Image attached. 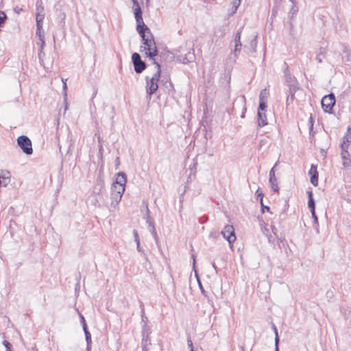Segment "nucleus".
Wrapping results in <instances>:
<instances>
[{"mask_svg":"<svg viewBox=\"0 0 351 351\" xmlns=\"http://www.w3.org/2000/svg\"><path fill=\"white\" fill-rule=\"evenodd\" d=\"M313 124H314L313 119L312 117H311L309 118V129H310V130H313Z\"/></svg>","mask_w":351,"mask_h":351,"instance_id":"603ef678","label":"nucleus"},{"mask_svg":"<svg viewBox=\"0 0 351 351\" xmlns=\"http://www.w3.org/2000/svg\"><path fill=\"white\" fill-rule=\"evenodd\" d=\"M307 194L308 199H313V193L312 191H308Z\"/></svg>","mask_w":351,"mask_h":351,"instance_id":"e2e57ef3","label":"nucleus"},{"mask_svg":"<svg viewBox=\"0 0 351 351\" xmlns=\"http://www.w3.org/2000/svg\"><path fill=\"white\" fill-rule=\"evenodd\" d=\"M45 19V13H36V23H43Z\"/></svg>","mask_w":351,"mask_h":351,"instance_id":"f704fd0d","label":"nucleus"},{"mask_svg":"<svg viewBox=\"0 0 351 351\" xmlns=\"http://www.w3.org/2000/svg\"><path fill=\"white\" fill-rule=\"evenodd\" d=\"M268 95H269V93L267 92V90L263 89L261 90L259 96L263 95V98H265V96L267 95L268 97Z\"/></svg>","mask_w":351,"mask_h":351,"instance_id":"13d9d810","label":"nucleus"},{"mask_svg":"<svg viewBox=\"0 0 351 351\" xmlns=\"http://www.w3.org/2000/svg\"><path fill=\"white\" fill-rule=\"evenodd\" d=\"M17 145L26 155H31L33 153L32 143L30 138L25 135L19 136L17 139Z\"/></svg>","mask_w":351,"mask_h":351,"instance_id":"7ed1b4c3","label":"nucleus"},{"mask_svg":"<svg viewBox=\"0 0 351 351\" xmlns=\"http://www.w3.org/2000/svg\"><path fill=\"white\" fill-rule=\"evenodd\" d=\"M246 110H247L246 108H245V107H244V108H243V111H242V113H241V118H244V117H245Z\"/></svg>","mask_w":351,"mask_h":351,"instance_id":"0e129e2a","label":"nucleus"},{"mask_svg":"<svg viewBox=\"0 0 351 351\" xmlns=\"http://www.w3.org/2000/svg\"><path fill=\"white\" fill-rule=\"evenodd\" d=\"M151 345V339H149V336L144 337L142 336V348L143 351H149L147 346Z\"/></svg>","mask_w":351,"mask_h":351,"instance_id":"4be33fe9","label":"nucleus"},{"mask_svg":"<svg viewBox=\"0 0 351 351\" xmlns=\"http://www.w3.org/2000/svg\"><path fill=\"white\" fill-rule=\"evenodd\" d=\"M0 178H2L4 186H6L10 182V172L8 171H5Z\"/></svg>","mask_w":351,"mask_h":351,"instance_id":"7c9ffc66","label":"nucleus"},{"mask_svg":"<svg viewBox=\"0 0 351 351\" xmlns=\"http://www.w3.org/2000/svg\"><path fill=\"white\" fill-rule=\"evenodd\" d=\"M289 87V95L291 96V99L294 98V95L295 92L298 90L299 86L298 83L294 84H289L287 86Z\"/></svg>","mask_w":351,"mask_h":351,"instance_id":"b1692460","label":"nucleus"},{"mask_svg":"<svg viewBox=\"0 0 351 351\" xmlns=\"http://www.w3.org/2000/svg\"><path fill=\"white\" fill-rule=\"evenodd\" d=\"M36 34L38 37V38L41 43V47L44 48V46L45 45V31L43 28V23H36Z\"/></svg>","mask_w":351,"mask_h":351,"instance_id":"ddd939ff","label":"nucleus"},{"mask_svg":"<svg viewBox=\"0 0 351 351\" xmlns=\"http://www.w3.org/2000/svg\"><path fill=\"white\" fill-rule=\"evenodd\" d=\"M267 96H265V98H263V95L259 96V105L258 112H263L266 110L267 108Z\"/></svg>","mask_w":351,"mask_h":351,"instance_id":"a211bd4d","label":"nucleus"},{"mask_svg":"<svg viewBox=\"0 0 351 351\" xmlns=\"http://www.w3.org/2000/svg\"><path fill=\"white\" fill-rule=\"evenodd\" d=\"M153 64L156 65L157 68L156 72L154 74V75L149 80L147 77V85H146V93L147 98L150 99L152 95L156 93V91L158 88V82L161 77V66L159 62H158L156 60H154Z\"/></svg>","mask_w":351,"mask_h":351,"instance_id":"f03ea898","label":"nucleus"},{"mask_svg":"<svg viewBox=\"0 0 351 351\" xmlns=\"http://www.w3.org/2000/svg\"><path fill=\"white\" fill-rule=\"evenodd\" d=\"M133 234L134 237V241L136 243H138V241H140L138 234L136 230H133Z\"/></svg>","mask_w":351,"mask_h":351,"instance_id":"09e8293b","label":"nucleus"},{"mask_svg":"<svg viewBox=\"0 0 351 351\" xmlns=\"http://www.w3.org/2000/svg\"><path fill=\"white\" fill-rule=\"evenodd\" d=\"M195 54L193 52V49L189 50L185 53H180L176 57V61L183 63L187 64L189 62H192L195 60Z\"/></svg>","mask_w":351,"mask_h":351,"instance_id":"6e6552de","label":"nucleus"},{"mask_svg":"<svg viewBox=\"0 0 351 351\" xmlns=\"http://www.w3.org/2000/svg\"><path fill=\"white\" fill-rule=\"evenodd\" d=\"M250 47L252 49L253 52L256 51V48L257 46V36H256L250 43Z\"/></svg>","mask_w":351,"mask_h":351,"instance_id":"e433bc0d","label":"nucleus"},{"mask_svg":"<svg viewBox=\"0 0 351 351\" xmlns=\"http://www.w3.org/2000/svg\"><path fill=\"white\" fill-rule=\"evenodd\" d=\"M272 328L275 332V340H276L277 337H279L278 334V330L274 324L272 325Z\"/></svg>","mask_w":351,"mask_h":351,"instance_id":"680f3d73","label":"nucleus"},{"mask_svg":"<svg viewBox=\"0 0 351 351\" xmlns=\"http://www.w3.org/2000/svg\"><path fill=\"white\" fill-rule=\"evenodd\" d=\"M62 82H63V90L64 91V96L66 97V90L67 89V86H66V79L64 80V79H62Z\"/></svg>","mask_w":351,"mask_h":351,"instance_id":"864d4df0","label":"nucleus"},{"mask_svg":"<svg viewBox=\"0 0 351 351\" xmlns=\"http://www.w3.org/2000/svg\"><path fill=\"white\" fill-rule=\"evenodd\" d=\"M149 213H150V211L148 208V206H146V213L144 215V219L146 220V223L148 224V227L154 226V221H153L152 218L151 217Z\"/></svg>","mask_w":351,"mask_h":351,"instance_id":"5701e85b","label":"nucleus"},{"mask_svg":"<svg viewBox=\"0 0 351 351\" xmlns=\"http://www.w3.org/2000/svg\"><path fill=\"white\" fill-rule=\"evenodd\" d=\"M241 0H232V1L231 2L232 11L229 14L230 16L233 15L237 12L239 6L241 4Z\"/></svg>","mask_w":351,"mask_h":351,"instance_id":"a878e982","label":"nucleus"},{"mask_svg":"<svg viewBox=\"0 0 351 351\" xmlns=\"http://www.w3.org/2000/svg\"><path fill=\"white\" fill-rule=\"evenodd\" d=\"M277 165V163H276V165H274V167H273L271 170L269 171V181H271L272 179L274 180V178H276V176H275V171H274V168Z\"/></svg>","mask_w":351,"mask_h":351,"instance_id":"37998d69","label":"nucleus"},{"mask_svg":"<svg viewBox=\"0 0 351 351\" xmlns=\"http://www.w3.org/2000/svg\"><path fill=\"white\" fill-rule=\"evenodd\" d=\"M136 30L142 38L143 45L140 47V51H145V56L154 61L158 55V50L151 30L144 22L136 24Z\"/></svg>","mask_w":351,"mask_h":351,"instance_id":"f257e3e1","label":"nucleus"},{"mask_svg":"<svg viewBox=\"0 0 351 351\" xmlns=\"http://www.w3.org/2000/svg\"><path fill=\"white\" fill-rule=\"evenodd\" d=\"M349 152H341V158L343 160H348V156H349Z\"/></svg>","mask_w":351,"mask_h":351,"instance_id":"3c124183","label":"nucleus"},{"mask_svg":"<svg viewBox=\"0 0 351 351\" xmlns=\"http://www.w3.org/2000/svg\"><path fill=\"white\" fill-rule=\"evenodd\" d=\"M324 58V53L322 52V49H320V51L319 53H317V56H316V60L319 62V63H321L322 62V60H323V58Z\"/></svg>","mask_w":351,"mask_h":351,"instance_id":"a19ab883","label":"nucleus"},{"mask_svg":"<svg viewBox=\"0 0 351 351\" xmlns=\"http://www.w3.org/2000/svg\"><path fill=\"white\" fill-rule=\"evenodd\" d=\"M192 258H193V269L195 271V277H196V278L197 280V282H198L199 286V287L201 289L202 293H204V289L202 287V284L200 282V280H199V276H198L197 270H196V267H195L196 259H195V254H192Z\"/></svg>","mask_w":351,"mask_h":351,"instance_id":"412c9836","label":"nucleus"},{"mask_svg":"<svg viewBox=\"0 0 351 351\" xmlns=\"http://www.w3.org/2000/svg\"><path fill=\"white\" fill-rule=\"evenodd\" d=\"M270 184H271V189H273V191L274 192H278L279 191V188L278 186V184H277V179L276 178H274L271 180V181H269Z\"/></svg>","mask_w":351,"mask_h":351,"instance_id":"473e14b6","label":"nucleus"},{"mask_svg":"<svg viewBox=\"0 0 351 351\" xmlns=\"http://www.w3.org/2000/svg\"><path fill=\"white\" fill-rule=\"evenodd\" d=\"M127 182V176L124 172H119L117 174V178L115 181L113 182L115 184H121L123 186L125 187V184Z\"/></svg>","mask_w":351,"mask_h":351,"instance_id":"2eb2a0df","label":"nucleus"},{"mask_svg":"<svg viewBox=\"0 0 351 351\" xmlns=\"http://www.w3.org/2000/svg\"><path fill=\"white\" fill-rule=\"evenodd\" d=\"M148 228H149V232L154 237L155 241L156 242V243H158V234H157V232H156L154 226L148 227Z\"/></svg>","mask_w":351,"mask_h":351,"instance_id":"2f4dec72","label":"nucleus"},{"mask_svg":"<svg viewBox=\"0 0 351 351\" xmlns=\"http://www.w3.org/2000/svg\"><path fill=\"white\" fill-rule=\"evenodd\" d=\"M123 195L121 193L118 194L111 193V207H113L114 208H116V206L119 204V203L121 202Z\"/></svg>","mask_w":351,"mask_h":351,"instance_id":"f3484780","label":"nucleus"},{"mask_svg":"<svg viewBox=\"0 0 351 351\" xmlns=\"http://www.w3.org/2000/svg\"><path fill=\"white\" fill-rule=\"evenodd\" d=\"M14 224L16 225V221L14 220H13V219H11L10 221V228H11L12 226L14 225Z\"/></svg>","mask_w":351,"mask_h":351,"instance_id":"774afa93","label":"nucleus"},{"mask_svg":"<svg viewBox=\"0 0 351 351\" xmlns=\"http://www.w3.org/2000/svg\"><path fill=\"white\" fill-rule=\"evenodd\" d=\"M40 51L38 52V58H39V62L40 63L42 64L43 62V56H45V53L43 52V48L41 47V45L40 46Z\"/></svg>","mask_w":351,"mask_h":351,"instance_id":"79ce46f5","label":"nucleus"},{"mask_svg":"<svg viewBox=\"0 0 351 351\" xmlns=\"http://www.w3.org/2000/svg\"><path fill=\"white\" fill-rule=\"evenodd\" d=\"M242 29H243V27H241L237 30V34L234 37L235 45H234V49L233 51V53H234V56L235 58L238 57V56L240 53L241 50L242 44L241 42V37Z\"/></svg>","mask_w":351,"mask_h":351,"instance_id":"1a4fd4ad","label":"nucleus"},{"mask_svg":"<svg viewBox=\"0 0 351 351\" xmlns=\"http://www.w3.org/2000/svg\"><path fill=\"white\" fill-rule=\"evenodd\" d=\"M151 332H152L151 328L147 324L142 325V331H141L142 336L148 337V336H149Z\"/></svg>","mask_w":351,"mask_h":351,"instance_id":"bb28decb","label":"nucleus"},{"mask_svg":"<svg viewBox=\"0 0 351 351\" xmlns=\"http://www.w3.org/2000/svg\"><path fill=\"white\" fill-rule=\"evenodd\" d=\"M223 238L226 239L231 245L236 240L234 228L232 225H226L221 232Z\"/></svg>","mask_w":351,"mask_h":351,"instance_id":"0eeeda50","label":"nucleus"},{"mask_svg":"<svg viewBox=\"0 0 351 351\" xmlns=\"http://www.w3.org/2000/svg\"><path fill=\"white\" fill-rule=\"evenodd\" d=\"M80 323L82 326L83 330H86V329H88V326L86 324L85 318L82 314H80Z\"/></svg>","mask_w":351,"mask_h":351,"instance_id":"ea45409f","label":"nucleus"},{"mask_svg":"<svg viewBox=\"0 0 351 351\" xmlns=\"http://www.w3.org/2000/svg\"><path fill=\"white\" fill-rule=\"evenodd\" d=\"M132 62L133 63L134 69L138 74L141 73L147 67L145 62L141 60V56L136 52L132 53Z\"/></svg>","mask_w":351,"mask_h":351,"instance_id":"39448f33","label":"nucleus"},{"mask_svg":"<svg viewBox=\"0 0 351 351\" xmlns=\"http://www.w3.org/2000/svg\"><path fill=\"white\" fill-rule=\"evenodd\" d=\"M3 345L5 346V349H6L5 351H12L11 350L12 344L9 341L4 340L3 341Z\"/></svg>","mask_w":351,"mask_h":351,"instance_id":"c03bdc74","label":"nucleus"},{"mask_svg":"<svg viewBox=\"0 0 351 351\" xmlns=\"http://www.w3.org/2000/svg\"><path fill=\"white\" fill-rule=\"evenodd\" d=\"M279 341H280V339L279 337H276V348H275V351H279Z\"/></svg>","mask_w":351,"mask_h":351,"instance_id":"4d7b16f0","label":"nucleus"},{"mask_svg":"<svg viewBox=\"0 0 351 351\" xmlns=\"http://www.w3.org/2000/svg\"><path fill=\"white\" fill-rule=\"evenodd\" d=\"M289 207V205L286 203L285 204V207L283 208V210H282V212L280 213V214L279 215V220L280 221H284L287 218V210Z\"/></svg>","mask_w":351,"mask_h":351,"instance_id":"c85d7f7f","label":"nucleus"},{"mask_svg":"<svg viewBox=\"0 0 351 351\" xmlns=\"http://www.w3.org/2000/svg\"><path fill=\"white\" fill-rule=\"evenodd\" d=\"M14 12H16L17 14H19L21 11H22V8H19L18 7L15 8L14 9Z\"/></svg>","mask_w":351,"mask_h":351,"instance_id":"338daca9","label":"nucleus"},{"mask_svg":"<svg viewBox=\"0 0 351 351\" xmlns=\"http://www.w3.org/2000/svg\"><path fill=\"white\" fill-rule=\"evenodd\" d=\"M187 343H188L189 347L191 348V351H194L192 341L190 339H189L187 340Z\"/></svg>","mask_w":351,"mask_h":351,"instance_id":"052dcab7","label":"nucleus"},{"mask_svg":"<svg viewBox=\"0 0 351 351\" xmlns=\"http://www.w3.org/2000/svg\"><path fill=\"white\" fill-rule=\"evenodd\" d=\"M311 215H312V217L313 219V222H314V227L317 231V232H319V230H318V217L315 213V210H314L313 211H311Z\"/></svg>","mask_w":351,"mask_h":351,"instance_id":"c756f323","label":"nucleus"},{"mask_svg":"<svg viewBox=\"0 0 351 351\" xmlns=\"http://www.w3.org/2000/svg\"><path fill=\"white\" fill-rule=\"evenodd\" d=\"M42 4V2L41 1H36V13L38 12H40V13H44V8L41 5Z\"/></svg>","mask_w":351,"mask_h":351,"instance_id":"58836bf2","label":"nucleus"},{"mask_svg":"<svg viewBox=\"0 0 351 351\" xmlns=\"http://www.w3.org/2000/svg\"><path fill=\"white\" fill-rule=\"evenodd\" d=\"M348 146L349 145L346 144L345 141H343L341 144V152H348Z\"/></svg>","mask_w":351,"mask_h":351,"instance_id":"de8ad7c7","label":"nucleus"},{"mask_svg":"<svg viewBox=\"0 0 351 351\" xmlns=\"http://www.w3.org/2000/svg\"><path fill=\"white\" fill-rule=\"evenodd\" d=\"M277 13H278V9H277V7H274L272 8V10H271V19H273L274 18L276 17V16L277 15Z\"/></svg>","mask_w":351,"mask_h":351,"instance_id":"8fccbe9b","label":"nucleus"},{"mask_svg":"<svg viewBox=\"0 0 351 351\" xmlns=\"http://www.w3.org/2000/svg\"><path fill=\"white\" fill-rule=\"evenodd\" d=\"M125 187L123 186L121 184H115L114 183H112V187H111V193H117L120 195L123 194L125 192Z\"/></svg>","mask_w":351,"mask_h":351,"instance_id":"6ab92c4d","label":"nucleus"},{"mask_svg":"<svg viewBox=\"0 0 351 351\" xmlns=\"http://www.w3.org/2000/svg\"><path fill=\"white\" fill-rule=\"evenodd\" d=\"M7 16L3 11H0V27H3L5 23Z\"/></svg>","mask_w":351,"mask_h":351,"instance_id":"72a5a7b5","label":"nucleus"},{"mask_svg":"<svg viewBox=\"0 0 351 351\" xmlns=\"http://www.w3.org/2000/svg\"><path fill=\"white\" fill-rule=\"evenodd\" d=\"M271 230H272L273 233L275 235H276L277 228L274 226H273V225H271Z\"/></svg>","mask_w":351,"mask_h":351,"instance_id":"69168bd1","label":"nucleus"},{"mask_svg":"<svg viewBox=\"0 0 351 351\" xmlns=\"http://www.w3.org/2000/svg\"><path fill=\"white\" fill-rule=\"evenodd\" d=\"M147 322H148V319L147 317H146V315H143L141 317V324L142 325L143 324H147Z\"/></svg>","mask_w":351,"mask_h":351,"instance_id":"6e6d98bb","label":"nucleus"},{"mask_svg":"<svg viewBox=\"0 0 351 351\" xmlns=\"http://www.w3.org/2000/svg\"><path fill=\"white\" fill-rule=\"evenodd\" d=\"M285 64L286 65V69L284 73L287 86L298 83L296 78L290 73L287 64L286 63Z\"/></svg>","mask_w":351,"mask_h":351,"instance_id":"4468645a","label":"nucleus"},{"mask_svg":"<svg viewBox=\"0 0 351 351\" xmlns=\"http://www.w3.org/2000/svg\"><path fill=\"white\" fill-rule=\"evenodd\" d=\"M336 99L333 93L325 95L321 101L324 111L328 114L333 113V107L335 105Z\"/></svg>","mask_w":351,"mask_h":351,"instance_id":"20e7f679","label":"nucleus"},{"mask_svg":"<svg viewBox=\"0 0 351 351\" xmlns=\"http://www.w3.org/2000/svg\"><path fill=\"white\" fill-rule=\"evenodd\" d=\"M257 122L258 125L260 128H263L267 125V116L263 112H258L257 113Z\"/></svg>","mask_w":351,"mask_h":351,"instance_id":"dca6fc26","label":"nucleus"},{"mask_svg":"<svg viewBox=\"0 0 351 351\" xmlns=\"http://www.w3.org/2000/svg\"><path fill=\"white\" fill-rule=\"evenodd\" d=\"M115 169H118L119 168V166H120V159H119V157H117L116 159H115Z\"/></svg>","mask_w":351,"mask_h":351,"instance_id":"5fc2aeb1","label":"nucleus"},{"mask_svg":"<svg viewBox=\"0 0 351 351\" xmlns=\"http://www.w3.org/2000/svg\"><path fill=\"white\" fill-rule=\"evenodd\" d=\"M308 207L310 211H313L315 210V202L314 198L308 200Z\"/></svg>","mask_w":351,"mask_h":351,"instance_id":"c9c22d12","label":"nucleus"},{"mask_svg":"<svg viewBox=\"0 0 351 351\" xmlns=\"http://www.w3.org/2000/svg\"><path fill=\"white\" fill-rule=\"evenodd\" d=\"M289 1L292 3L291 8L288 14V16H289V27H290V29L291 30L293 28V18L297 15L299 9H298V7L296 5V3L295 1H293V0H289Z\"/></svg>","mask_w":351,"mask_h":351,"instance_id":"9b49d317","label":"nucleus"},{"mask_svg":"<svg viewBox=\"0 0 351 351\" xmlns=\"http://www.w3.org/2000/svg\"><path fill=\"white\" fill-rule=\"evenodd\" d=\"M197 165V163L196 162H194L193 163L192 167H190L191 172H190V174L189 176L188 180H191L192 179V176H193V178H195V173H196ZM187 182H189V180H187Z\"/></svg>","mask_w":351,"mask_h":351,"instance_id":"cd10ccee","label":"nucleus"},{"mask_svg":"<svg viewBox=\"0 0 351 351\" xmlns=\"http://www.w3.org/2000/svg\"><path fill=\"white\" fill-rule=\"evenodd\" d=\"M162 82L163 83L164 86H165V88L167 89L169 93H170L171 92H173V85L171 82L170 79H167L165 81L162 80Z\"/></svg>","mask_w":351,"mask_h":351,"instance_id":"393cba45","label":"nucleus"},{"mask_svg":"<svg viewBox=\"0 0 351 351\" xmlns=\"http://www.w3.org/2000/svg\"><path fill=\"white\" fill-rule=\"evenodd\" d=\"M85 335V339L86 341V350L90 351L91 349V334L89 332L88 329H86V330H83Z\"/></svg>","mask_w":351,"mask_h":351,"instance_id":"aec40b11","label":"nucleus"},{"mask_svg":"<svg viewBox=\"0 0 351 351\" xmlns=\"http://www.w3.org/2000/svg\"><path fill=\"white\" fill-rule=\"evenodd\" d=\"M261 210L262 213H264L265 211L271 213L270 208L268 206H265V205H264L263 203H262V204H261Z\"/></svg>","mask_w":351,"mask_h":351,"instance_id":"49530a36","label":"nucleus"},{"mask_svg":"<svg viewBox=\"0 0 351 351\" xmlns=\"http://www.w3.org/2000/svg\"><path fill=\"white\" fill-rule=\"evenodd\" d=\"M343 52L348 53L347 47H345ZM343 59L345 62H351V53H347L346 57L343 58Z\"/></svg>","mask_w":351,"mask_h":351,"instance_id":"a18cd8bd","label":"nucleus"},{"mask_svg":"<svg viewBox=\"0 0 351 351\" xmlns=\"http://www.w3.org/2000/svg\"><path fill=\"white\" fill-rule=\"evenodd\" d=\"M256 194L257 195V199L259 200L260 204L263 203V197L264 194L262 191H260L259 189H257Z\"/></svg>","mask_w":351,"mask_h":351,"instance_id":"4c0bfd02","label":"nucleus"},{"mask_svg":"<svg viewBox=\"0 0 351 351\" xmlns=\"http://www.w3.org/2000/svg\"><path fill=\"white\" fill-rule=\"evenodd\" d=\"M134 5V14L136 22V24L141 23L143 22V12L138 2V0H131Z\"/></svg>","mask_w":351,"mask_h":351,"instance_id":"9d476101","label":"nucleus"},{"mask_svg":"<svg viewBox=\"0 0 351 351\" xmlns=\"http://www.w3.org/2000/svg\"><path fill=\"white\" fill-rule=\"evenodd\" d=\"M54 10L56 21L58 22V25L61 27H64L65 25L66 14L63 10L62 5L60 3V2H58L55 4Z\"/></svg>","mask_w":351,"mask_h":351,"instance_id":"423d86ee","label":"nucleus"},{"mask_svg":"<svg viewBox=\"0 0 351 351\" xmlns=\"http://www.w3.org/2000/svg\"><path fill=\"white\" fill-rule=\"evenodd\" d=\"M308 175L310 176L311 183L314 186H317L318 184V172L317 170V166L315 165H311L308 171Z\"/></svg>","mask_w":351,"mask_h":351,"instance_id":"f8f14e48","label":"nucleus"},{"mask_svg":"<svg viewBox=\"0 0 351 351\" xmlns=\"http://www.w3.org/2000/svg\"><path fill=\"white\" fill-rule=\"evenodd\" d=\"M136 249L138 252L143 253L145 256L142 247L140 245V241H138V243H136Z\"/></svg>","mask_w":351,"mask_h":351,"instance_id":"bf43d9fd","label":"nucleus"}]
</instances>
